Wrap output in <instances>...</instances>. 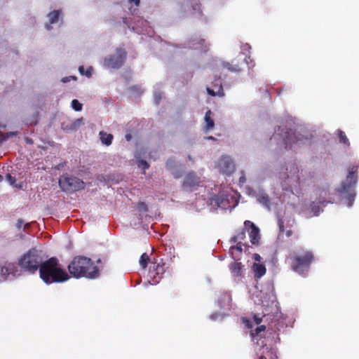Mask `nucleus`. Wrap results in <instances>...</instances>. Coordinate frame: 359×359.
Returning a JSON list of instances; mask_svg holds the SVG:
<instances>
[{"instance_id":"obj_5","label":"nucleus","mask_w":359,"mask_h":359,"mask_svg":"<svg viewBox=\"0 0 359 359\" xmlns=\"http://www.w3.org/2000/svg\"><path fill=\"white\" fill-rule=\"evenodd\" d=\"M358 170L357 166H352L348 170V174L346 177V179L342 182L341 186L338 189V191L340 194H346V200H347V205L351 207L354 201L355 193L353 189V186L357 182V175L356 172Z\"/></svg>"},{"instance_id":"obj_33","label":"nucleus","mask_w":359,"mask_h":359,"mask_svg":"<svg viewBox=\"0 0 359 359\" xmlns=\"http://www.w3.org/2000/svg\"><path fill=\"white\" fill-rule=\"evenodd\" d=\"M138 166L142 167L143 170H146V169L149 168V165L146 161L141 160L139 162Z\"/></svg>"},{"instance_id":"obj_27","label":"nucleus","mask_w":359,"mask_h":359,"mask_svg":"<svg viewBox=\"0 0 359 359\" xmlns=\"http://www.w3.org/2000/svg\"><path fill=\"white\" fill-rule=\"evenodd\" d=\"M337 134H338V136H339V142L341 144H344L346 146H349L350 145V142H349V140L348 139V137H346L345 133L344 131H342L341 130L339 129L337 130Z\"/></svg>"},{"instance_id":"obj_7","label":"nucleus","mask_w":359,"mask_h":359,"mask_svg":"<svg viewBox=\"0 0 359 359\" xmlns=\"http://www.w3.org/2000/svg\"><path fill=\"white\" fill-rule=\"evenodd\" d=\"M127 57L126 51L121 48H117L115 55H110L104 58V64L107 67L119 69Z\"/></svg>"},{"instance_id":"obj_30","label":"nucleus","mask_w":359,"mask_h":359,"mask_svg":"<svg viewBox=\"0 0 359 359\" xmlns=\"http://www.w3.org/2000/svg\"><path fill=\"white\" fill-rule=\"evenodd\" d=\"M137 209L140 212H147L148 211V207L144 202H140L137 204Z\"/></svg>"},{"instance_id":"obj_20","label":"nucleus","mask_w":359,"mask_h":359,"mask_svg":"<svg viewBox=\"0 0 359 359\" xmlns=\"http://www.w3.org/2000/svg\"><path fill=\"white\" fill-rule=\"evenodd\" d=\"M61 15V11L60 10H54L53 11L50 12L48 14V18H49V25H46V28L48 29H51L52 24H54L58 21L59 17Z\"/></svg>"},{"instance_id":"obj_48","label":"nucleus","mask_w":359,"mask_h":359,"mask_svg":"<svg viewBox=\"0 0 359 359\" xmlns=\"http://www.w3.org/2000/svg\"><path fill=\"white\" fill-rule=\"evenodd\" d=\"M69 81V78H68V77H65V78H63V79H62V81L63 83H67V82H68Z\"/></svg>"},{"instance_id":"obj_17","label":"nucleus","mask_w":359,"mask_h":359,"mask_svg":"<svg viewBox=\"0 0 359 359\" xmlns=\"http://www.w3.org/2000/svg\"><path fill=\"white\" fill-rule=\"evenodd\" d=\"M191 45L195 49H198L201 52L205 53L208 50L209 45L203 39L192 40Z\"/></svg>"},{"instance_id":"obj_19","label":"nucleus","mask_w":359,"mask_h":359,"mask_svg":"<svg viewBox=\"0 0 359 359\" xmlns=\"http://www.w3.org/2000/svg\"><path fill=\"white\" fill-rule=\"evenodd\" d=\"M205 126L204 129L205 131L211 130L215 126V122L212 117V112L208 109L205 114Z\"/></svg>"},{"instance_id":"obj_24","label":"nucleus","mask_w":359,"mask_h":359,"mask_svg":"<svg viewBox=\"0 0 359 359\" xmlns=\"http://www.w3.org/2000/svg\"><path fill=\"white\" fill-rule=\"evenodd\" d=\"M11 271L12 268L11 267V264H9L8 266L0 265V280H5Z\"/></svg>"},{"instance_id":"obj_6","label":"nucleus","mask_w":359,"mask_h":359,"mask_svg":"<svg viewBox=\"0 0 359 359\" xmlns=\"http://www.w3.org/2000/svg\"><path fill=\"white\" fill-rule=\"evenodd\" d=\"M59 186L61 189L67 193H74L85 188V182L77 177L65 173L59 179Z\"/></svg>"},{"instance_id":"obj_35","label":"nucleus","mask_w":359,"mask_h":359,"mask_svg":"<svg viewBox=\"0 0 359 359\" xmlns=\"http://www.w3.org/2000/svg\"><path fill=\"white\" fill-rule=\"evenodd\" d=\"M17 135H18L17 132H8L6 133V137H4L2 139V141H6L8 137H13V136H16Z\"/></svg>"},{"instance_id":"obj_37","label":"nucleus","mask_w":359,"mask_h":359,"mask_svg":"<svg viewBox=\"0 0 359 359\" xmlns=\"http://www.w3.org/2000/svg\"><path fill=\"white\" fill-rule=\"evenodd\" d=\"M92 71L93 68L91 67H88V69L85 71V75L88 78L92 76Z\"/></svg>"},{"instance_id":"obj_42","label":"nucleus","mask_w":359,"mask_h":359,"mask_svg":"<svg viewBox=\"0 0 359 359\" xmlns=\"http://www.w3.org/2000/svg\"><path fill=\"white\" fill-rule=\"evenodd\" d=\"M79 71L80 72L81 74L82 75H85V68L83 66H80L79 67Z\"/></svg>"},{"instance_id":"obj_14","label":"nucleus","mask_w":359,"mask_h":359,"mask_svg":"<svg viewBox=\"0 0 359 359\" xmlns=\"http://www.w3.org/2000/svg\"><path fill=\"white\" fill-rule=\"evenodd\" d=\"M83 123V118H80L68 123L63 122L62 123V128L66 132L75 131Z\"/></svg>"},{"instance_id":"obj_11","label":"nucleus","mask_w":359,"mask_h":359,"mask_svg":"<svg viewBox=\"0 0 359 359\" xmlns=\"http://www.w3.org/2000/svg\"><path fill=\"white\" fill-rule=\"evenodd\" d=\"M244 226L248 231L250 242L253 245L257 244L260 239L259 228L250 220L245 221Z\"/></svg>"},{"instance_id":"obj_29","label":"nucleus","mask_w":359,"mask_h":359,"mask_svg":"<svg viewBox=\"0 0 359 359\" xmlns=\"http://www.w3.org/2000/svg\"><path fill=\"white\" fill-rule=\"evenodd\" d=\"M266 330V326L265 325H260V326H258L252 333H251V335L253 337H257L259 335V334L263 331H264Z\"/></svg>"},{"instance_id":"obj_28","label":"nucleus","mask_w":359,"mask_h":359,"mask_svg":"<svg viewBox=\"0 0 359 359\" xmlns=\"http://www.w3.org/2000/svg\"><path fill=\"white\" fill-rule=\"evenodd\" d=\"M72 107L76 111H79L82 109V104H81L77 100H73L72 101Z\"/></svg>"},{"instance_id":"obj_44","label":"nucleus","mask_w":359,"mask_h":359,"mask_svg":"<svg viewBox=\"0 0 359 359\" xmlns=\"http://www.w3.org/2000/svg\"><path fill=\"white\" fill-rule=\"evenodd\" d=\"M292 170H293V172H294V174L295 172H299V169H298V168H297V166H295V165H294V166H293V168H292V169H291V170H290V172H292Z\"/></svg>"},{"instance_id":"obj_31","label":"nucleus","mask_w":359,"mask_h":359,"mask_svg":"<svg viewBox=\"0 0 359 359\" xmlns=\"http://www.w3.org/2000/svg\"><path fill=\"white\" fill-rule=\"evenodd\" d=\"M278 226L279 228V232L283 233L285 231L284 221L282 218L279 217L278 219Z\"/></svg>"},{"instance_id":"obj_38","label":"nucleus","mask_w":359,"mask_h":359,"mask_svg":"<svg viewBox=\"0 0 359 359\" xmlns=\"http://www.w3.org/2000/svg\"><path fill=\"white\" fill-rule=\"evenodd\" d=\"M245 182H246V178H245V174L243 172H242V175L239 178V182L241 184H244V183H245Z\"/></svg>"},{"instance_id":"obj_18","label":"nucleus","mask_w":359,"mask_h":359,"mask_svg":"<svg viewBox=\"0 0 359 359\" xmlns=\"http://www.w3.org/2000/svg\"><path fill=\"white\" fill-rule=\"evenodd\" d=\"M252 270L255 279L262 277L266 272V267L262 264L255 263L252 266Z\"/></svg>"},{"instance_id":"obj_8","label":"nucleus","mask_w":359,"mask_h":359,"mask_svg":"<svg viewBox=\"0 0 359 359\" xmlns=\"http://www.w3.org/2000/svg\"><path fill=\"white\" fill-rule=\"evenodd\" d=\"M165 271L164 263L152 262L148 272V282L151 285L159 283Z\"/></svg>"},{"instance_id":"obj_46","label":"nucleus","mask_w":359,"mask_h":359,"mask_svg":"<svg viewBox=\"0 0 359 359\" xmlns=\"http://www.w3.org/2000/svg\"><path fill=\"white\" fill-rule=\"evenodd\" d=\"M261 259L260 256L258 254H255V259L256 261H259Z\"/></svg>"},{"instance_id":"obj_41","label":"nucleus","mask_w":359,"mask_h":359,"mask_svg":"<svg viewBox=\"0 0 359 359\" xmlns=\"http://www.w3.org/2000/svg\"><path fill=\"white\" fill-rule=\"evenodd\" d=\"M254 320H255L256 324H257V325H259L262 322V318L258 317L256 315L254 316Z\"/></svg>"},{"instance_id":"obj_21","label":"nucleus","mask_w":359,"mask_h":359,"mask_svg":"<svg viewBox=\"0 0 359 359\" xmlns=\"http://www.w3.org/2000/svg\"><path fill=\"white\" fill-rule=\"evenodd\" d=\"M257 201L265 208L270 209L271 200L268 194L265 193H259L257 196Z\"/></svg>"},{"instance_id":"obj_25","label":"nucleus","mask_w":359,"mask_h":359,"mask_svg":"<svg viewBox=\"0 0 359 359\" xmlns=\"http://www.w3.org/2000/svg\"><path fill=\"white\" fill-rule=\"evenodd\" d=\"M245 227L241 231H238L236 234L231 238V243L241 242L245 238Z\"/></svg>"},{"instance_id":"obj_52","label":"nucleus","mask_w":359,"mask_h":359,"mask_svg":"<svg viewBox=\"0 0 359 359\" xmlns=\"http://www.w3.org/2000/svg\"><path fill=\"white\" fill-rule=\"evenodd\" d=\"M3 136L4 133L1 131H0V140L3 137Z\"/></svg>"},{"instance_id":"obj_43","label":"nucleus","mask_w":359,"mask_h":359,"mask_svg":"<svg viewBox=\"0 0 359 359\" xmlns=\"http://www.w3.org/2000/svg\"><path fill=\"white\" fill-rule=\"evenodd\" d=\"M292 234H293V231L292 230H290V229L287 230L285 231V235H286L287 237H290L291 236H292Z\"/></svg>"},{"instance_id":"obj_3","label":"nucleus","mask_w":359,"mask_h":359,"mask_svg":"<svg viewBox=\"0 0 359 359\" xmlns=\"http://www.w3.org/2000/svg\"><path fill=\"white\" fill-rule=\"evenodd\" d=\"M290 259L292 269L300 275H305L310 269L311 264L314 260V255L311 251L303 250L300 253L290 255Z\"/></svg>"},{"instance_id":"obj_36","label":"nucleus","mask_w":359,"mask_h":359,"mask_svg":"<svg viewBox=\"0 0 359 359\" xmlns=\"http://www.w3.org/2000/svg\"><path fill=\"white\" fill-rule=\"evenodd\" d=\"M175 163V161L170 158L166 162V167L167 168L170 169L172 168V164Z\"/></svg>"},{"instance_id":"obj_49","label":"nucleus","mask_w":359,"mask_h":359,"mask_svg":"<svg viewBox=\"0 0 359 359\" xmlns=\"http://www.w3.org/2000/svg\"><path fill=\"white\" fill-rule=\"evenodd\" d=\"M7 177L10 180V181H13V180L14 181L15 180L14 179H13V177L9 174L7 175Z\"/></svg>"},{"instance_id":"obj_32","label":"nucleus","mask_w":359,"mask_h":359,"mask_svg":"<svg viewBox=\"0 0 359 359\" xmlns=\"http://www.w3.org/2000/svg\"><path fill=\"white\" fill-rule=\"evenodd\" d=\"M237 244L235 246H231V250H236L238 251V252H241L243 251V248H242V243L241 242H236Z\"/></svg>"},{"instance_id":"obj_10","label":"nucleus","mask_w":359,"mask_h":359,"mask_svg":"<svg viewBox=\"0 0 359 359\" xmlns=\"http://www.w3.org/2000/svg\"><path fill=\"white\" fill-rule=\"evenodd\" d=\"M201 182L199 177L194 172H189L184 177L182 188L184 190L191 191L199 187Z\"/></svg>"},{"instance_id":"obj_47","label":"nucleus","mask_w":359,"mask_h":359,"mask_svg":"<svg viewBox=\"0 0 359 359\" xmlns=\"http://www.w3.org/2000/svg\"><path fill=\"white\" fill-rule=\"evenodd\" d=\"M294 180H295L297 182H300V177H299V175H297L294 177Z\"/></svg>"},{"instance_id":"obj_22","label":"nucleus","mask_w":359,"mask_h":359,"mask_svg":"<svg viewBox=\"0 0 359 359\" xmlns=\"http://www.w3.org/2000/svg\"><path fill=\"white\" fill-rule=\"evenodd\" d=\"M231 302V294L228 292H224L219 299V304L221 307H229Z\"/></svg>"},{"instance_id":"obj_34","label":"nucleus","mask_w":359,"mask_h":359,"mask_svg":"<svg viewBox=\"0 0 359 359\" xmlns=\"http://www.w3.org/2000/svg\"><path fill=\"white\" fill-rule=\"evenodd\" d=\"M267 355L269 359H278L276 353L273 351H269Z\"/></svg>"},{"instance_id":"obj_1","label":"nucleus","mask_w":359,"mask_h":359,"mask_svg":"<svg viewBox=\"0 0 359 359\" xmlns=\"http://www.w3.org/2000/svg\"><path fill=\"white\" fill-rule=\"evenodd\" d=\"M70 275L76 278H97L100 275L99 269L91 259L84 256H76L70 262L68 266Z\"/></svg>"},{"instance_id":"obj_4","label":"nucleus","mask_w":359,"mask_h":359,"mask_svg":"<svg viewBox=\"0 0 359 359\" xmlns=\"http://www.w3.org/2000/svg\"><path fill=\"white\" fill-rule=\"evenodd\" d=\"M44 261L41 252L35 248H32L21 257L19 265L25 271L35 273L38 270L40 271V267Z\"/></svg>"},{"instance_id":"obj_45","label":"nucleus","mask_w":359,"mask_h":359,"mask_svg":"<svg viewBox=\"0 0 359 359\" xmlns=\"http://www.w3.org/2000/svg\"><path fill=\"white\" fill-rule=\"evenodd\" d=\"M130 3L133 2L136 6L140 4V0H128Z\"/></svg>"},{"instance_id":"obj_15","label":"nucleus","mask_w":359,"mask_h":359,"mask_svg":"<svg viewBox=\"0 0 359 359\" xmlns=\"http://www.w3.org/2000/svg\"><path fill=\"white\" fill-rule=\"evenodd\" d=\"M213 87L215 90L212 89L210 88H207V92L208 95L211 96H219L223 97L224 95V92L222 88V82L219 79L215 81V83H213Z\"/></svg>"},{"instance_id":"obj_26","label":"nucleus","mask_w":359,"mask_h":359,"mask_svg":"<svg viewBox=\"0 0 359 359\" xmlns=\"http://www.w3.org/2000/svg\"><path fill=\"white\" fill-rule=\"evenodd\" d=\"M139 262L142 269H145L148 264L150 263L151 264L152 263L149 256L147 253H143L141 255Z\"/></svg>"},{"instance_id":"obj_23","label":"nucleus","mask_w":359,"mask_h":359,"mask_svg":"<svg viewBox=\"0 0 359 359\" xmlns=\"http://www.w3.org/2000/svg\"><path fill=\"white\" fill-rule=\"evenodd\" d=\"M100 140L103 144L107 146H109L113 140V135L111 134H108L104 131L100 132Z\"/></svg>"},{"instance_id":"obj_9","label":"nucleus","mask_w":359,"mask_h":359,"mask_svg":"<svg viewBox=\"0 0 359 359\" xmlns=\"http://www.w3.org/2000/svg\"><path fill=\"white\" fill-rule=\"evenodd\" d=\"M249 61L252 62L250 56H245L243 58H236L231 62H223L222 66L223 68L228 69L232 72H240L242 70V66L245 63L249 64Z\"/></svg>"},{"instance_id":"obj_13","label":"nucleus","mask_w":359,"mask_h":359,"mask_svg":"<svg viewBox=\"0 0 359 359\" xmlns=\"http://www.w3.org/2000/svg\"><path fill=\"white\" fill-rule=\"evenodd\" d=\"M283 141L286 149H292L293 144H297L299 142H302V140L298 135H297L295 133L290 130L286 132L285 136L283 138Z\"/></svg>"},{"instance_id":"obj_50","label":"nucleus","mask_w":359,"mask_h":359,"mask_svg":"<svg viewBox=\"0 0 359 359\" xmlns=\"http://www.w3.org/2000/svg\"><path fill=\"white\" fill-rule=\"evenodd\" d=\"M215 201L218 204V205H219L220 198L219 197H217V199L215 200Z\"/></svg>"},{"instance_id":"obj_53","label":"nucleus","mask_w":359,"mask_h":359,"mask_svg":"<svg viewBox=\"0 0 359 359\" xmlns=\"http://www.w3.org/2000/svg\"><path fill=\"white\" fill-rule=\"evenodd\" d=\"M126 137L127 140H130V135H127L126 136Z\"/></svg>"},{"instance_id":"obj_12","label":"nucleus","mask_w":359,"mask_h":359,"mask_svg":"<svg viewBox=\"0 0 359 359\" xmlns=\"http://www.w3.org/2000/svg\"><path fill=\"white\" fill-rule=\"evenodd\" d=\"M218 167L221 172L226 175L231 174L235 168L233 161L229 156H222L218 161Z\"/></svg>"},{"instance_id":"obj_55","label":"nucleus","mask_w":359,"mask_h":359,"mask_svg":"<svg viewBox=\"0 0 359 359\" xmlns=\"http://www.w3.org/2000/svg\"><path fill=\"white\" fill-rule=\"evenodd\" d=\"M5 127H6V126H4V125H1V124L0 123V128H5Z\"/></svg>"},{"instance_id":"obj_54","label":"nucleus","mask_w":359,"mask_h":359,"mask_svg":"<svg viewBox=\"0 0 359 359\" xmlns=\"http://www.w3.org/2000/svg\"><path fill=\"white\" fill-rule=\"evenodd\" d=\"M4 177L1 175H0V182L3 180Z\"/></svg>"},{"instance_id":"obj_40","label":"nucleus","mask_w":359,"mask_h":359,"mask_svg":"<svg viewBox=\"0 0 359 359\" xmlns=\"http://www.w3.org/2000/svg\"><path fill=\"white\" fill-rule=\"evenodd\" d=\"M24 224V221L22 219H19L17 222V227L20 229Z\"/></svg>"},{"instance_id":"obj_56","label":"nucleus","mask_w":359,"mask_h":359,"mask_svg":"<svg viewBox=\"0 0 359 359\" xmlns=\"http://www.w3.org/2000/svg\"><path fill=\"white\" fill-rule=\"evenodd\" d=\"M208 139H209V140H213L214 138H213V137L210 136V137H208Z\"/></svg>"},{"instance_id":"obj_39","label":"nucleus","mask_w":359,"mask_h":359,"mask_svg":"<svg viewBox=\"0 0 359 359\" xmlns=\"http://www.w3.org/2000/svg\"><path fill=\"white\" fill-rule=\"evenodd\" d=\"M161 99V94L160 93H156V95H155V102L156 104H158L160 102Z\"/></svg>"},{"instance_id":"obj_51","label":"nucleus","mask_w":359,"mask_h":359,"mask_svg":"<svg viewBox=\"0 0 359 359\" xmlns=\"http://www.w3.org/2000/svg\"><path fill=\"white\" fill-rule=\"evenodd\" d=\"M259 359H267V358L264 355L259 356Z\"/></svg>"},{"instance_id":"obj_16","label":"nucleus","mask_w":359,"mask_h":359,"mask_svg":"<svg viewBox=\"0 0 359 359\" xmlns=\"http://www.w3.org/2000/svg\"><path fill=\"white\" fill-rule=\"evenodd\" d=\"M243 265L238 262H233L229 265V269L233 276L242 277L243 276Z\"/></svg>"},{"instance_id":"obj_2","label":"nucleus","mask_w":359,"mask_h":359,"mask_svg":"<svg viewBox=\"0 0 359 359\" xmlns=\"http://www.w3.org/2000/svg\"><path fill=\"white\" fill-rule=\"evenodd\" d=\"M40 278L46 284L62 283L69 279L67 273L61 269L58 259L50 257L45 260L40 267Z\"/></svg>"}]
</instances>
